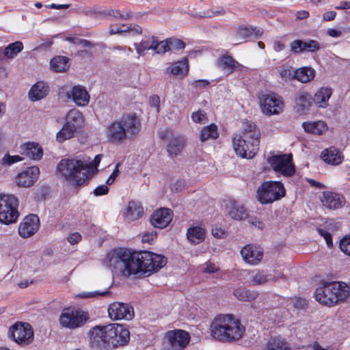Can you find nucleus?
I'll use <instances>...</instances> for the list:
<instances>
[{
    "instance_id": "nucleus-23",
    "label": "nucleus",
    "mask_w": 350,
    "mask_h": 350,
    "mask_svg": "<svg viewBox=\"0 0 350 350\" xmlns=\"http://www.w3.org/2000/svg\"><path fill=\"white\" fill-rule=\"evenodd\" d=\"M243 259L250 264H258L262 259L263 253L252 245H247L241 250Z\"/></svg>"
},
{
    "instance_id": "nucleus-52",
    "label": "nucleus",
    "mask_w": 350,
    "mask_h": 350,
    "mask_svg": "<svg viewBox=\"0 0 350 350\" xmlns=\"http://www.w3.org/2000/svg\"><path fill=\"white\" fill-rule=\"evenodd\" d=\"M317 231L319 234L325 239L327 247L332 248L333 247V242L331 234L327 230L321 228H318Z\"/></svg>"
},
{
    "instance_id": "nucleus-26",
    "label": "nucleus",
    "mask_w": 350,
    "mask_h": 350,
    "mask_svg": "<svg viewBox=\"0 0 350 350\" xmlns=\"http://www.w3.org/2000/svg\"><path fill=\"white\" fill-rule=\"evenodd\" d=\"M217 66L228 75L232 73L234 69H241L242 66L232 56L225 55L217 59Z\"/></svg>"
},
{
    "instance_id": "nucleus-21",
    "label": "nucleus",
    "mask_w": 350,
    "mask_h": 350,
    "mask_svg": "<svg viewBox=\"0 0 350 350\" xmlns=\"http://www.w3.org/2000/svg\"><path fill=\"white\" fill-rule=\"evenodd\" d=\"M321 201L326 208L335 210L343 206L344 198L336 193L325 191Z\"/></svg>"
},
{
    "instance_id": "nucleus-13",
    "label": "nucleus",
    "mask_w": 350,
    "mask_h": 350,
    "mask_svg": "<svg viewBox=\"0 0 350 350\" xmlns=\"http://www.w3.org/2000/svg\"><path fill=\"white\" fill-rule=\"evenodd\" d=\"M13 340L21 345H27L33 340V331L27 323L17 322L9 330Z\"/></svg>"
},
{
    "instance_id": "nucleus-30",
    "label": "nucleus",
    "mask_w": 350,
    "mask_h": 350,
    "mask_svg": "<svg viewBox=\"0 0 350 350\" xmlns=\"http://www.w3.org/2000/svg\"><path fill=\"white\" fill-rule=\"evenodd\" d=\"M187 237L193 244L202 242L205 238V230L199 226L191 227L187 230Z\"/></svg>"
},
{
    "instance_id": "nucleus-3",
    "label": "nucleus",
    "mask_w": 350,
    "mask_h": 350,
    "mask_svg": "<svg viewBox=\"0 0 350 350\" xmlns=\"http://www.w3.org/2000/svg\"><path fill=\"white\" fill-rule=\"evenodd\" d=\"M212 336L222 342H232L240 340L245 332V327L240 321L232 314H220L213 321Z\"/></svg>"
},
{
    "instance_id": "nucleus-22",
    "label": "nucleus",
    "mask_w": 350,
    "mask_h": 350,
    "mask_svg": "<svg viewBox=\"0 0 350 350\" xmlns=\"http://www.w3.org/2000/svg\"><path fill=\"white\" fill-rule=\"evenodd\" d=\"M68 94L78 106L83 107L89 103L90 95L86 89L82 85H75L72 88L70 93Z\"/></svg>"
},
{
    "instance_id": "nucleus-28",
    "label": "nucleus",
    "mask_w": 350,
    "mask_h": 350,
    "mask_svg": "<svg viewBox=\"0 0 350 350\" xmlns=\"http://www.w3.org/2000/svg\"><path fill=\"white\" fill-rule=\"evenodd\" d=\"M49 92V86L42 81L33 85L29 92V96L31 100H38L45 97Z\"/></svg>"
},
{
    "instance_id": "nucleus-50",
    "label": "nucleus",
    "mask_w": 350,
    "mask_h": 350,
    "mask_svg": "<svg viewBox=\"0 0 350 350\" xmlns=\"http://www.w3.org/2000/svg\"><path fill=\"white\" fill-rule=\"evenodd\" d=\"M22 160L23 158L18 155L10 156V154H6L1 159V163L3 165H11L12 164Z\"/></svg>"
},
{
    "instance_id": "nucleus-60",
    "label": "nucleus",
    "mask_w": 350,
    "mask_h": 350,
    "mask_svg": "<svg viewBox=\"0 0 350 350\" xmlns=\"http://www.w3.org/2000/svg\"><path fill=\"white\" fill-rule=\"evenodd\" d=\"M307 305L306 301L304 299L297 297L295 299L293 306L297 309H303Z\"/></svg>"
},
{
    "instance_id": "nucleus-32",
    "label": "nucleus",
    "mask_w": 350,
    "mask_h": 350,
    "mask_svg": "<svg viewBox=\"0 0 350 350\" xmlns=\"http://www.w3.org/2000/svg\"><path fill=\"white\" fill-rule=\"evenodd\" d=\"M25 154L33 160L40 159L43 155L42 148L37 143L28 142L25 144Z\"/></svg>"
},
{
    "instance_id": "nucleus-59",
    "label": "nucleus",
    "mask_w": 350,
    "mask_h": 350,
    "mask_svg": "<svg viewBox=\"0 0 350 350\" xmlns=\"http://www.w3.org/2000/svg\"><path fill=\"white\" fill-rule=\"evenodd\" d=\"M218 268L215 267V264L211 262H206L205 267H203L202 271L207 273H213L218 271Z\"/></svg>"
},
{
    "instance_id": "nucleus-36",
    "label": "nucleus",
    "mask_w": 350,
    "mask_h": 350,
    "mask_svg": "<svg viewBox=\"0 0 350 350\" xmlns=\"http://www.w3.org/2000/svg\"><path fill=\"white\" fill-rule=\"evenodd\" d=\"M23 49V44L20 41H16L8 44L3 51L0 48V53L3 52V56L8 59H12Z\"/></svg>"
},
{
    "instance_id": "nucleus-7",
    "label": "nucleus",
    "mask_w": 350,
    "mask_h": 350,
    "mask_svg": "<svg viewBox=\"0 0 350 350\" xmlns=\"http://www.w3.org/2000/svg\"><path fill=\"white\" fill-rule=\"evenodd\" d=\"M57 168L67 180L77 187L88 178L87 167L81 160L62 159Z\"/></svg>"
},
{
    "instance_id": "nucleus-19",
    "label": "nucleus",
    "mask_w": 350,
    "mask_h": 350,
    "mask_svg": "<svg viewBox=\"0 0 350 350\" xmlns=\"http://www.w3.org/2000/svg\"><path fill=\"white\" fill-rule=\"evenodd\" d=\"M320 48V43L314 40H295L291 44V51L295 54L304 52L314 53Z\"/></svg>"
},
{
    "instance_id": "nucleus-31",
    "label": "nucleus",
    "mask_w": 350,
    "mask_h": 350,
    "mask_svg": "<svg viewBox=\"0 0 350 350\" xmlns=\"http://www.w3.org/2000/svg\"><path fill=\"white\" fill-rule=\"evenodd\" d=\"M302 126L306 132L315 135H321L327 129V125L323 121L304 122Z\"/></svg>"
},
{
    "instance_id": "nucleus-17",
    "label": "nucleus",
    "mask_w": 350,
    "mask_h": 350,
    "mask_svg": "<svg viewBox=\"0 0 350 350\" xmlns=\"http://www.w3.org/2000/svg\"><path fill=\"white\" fill-rule=\"evenodd\" d=\"M40 219L34 214L26 216L18 227V234L23 238H28L34 234L39 229Z\"/></svg>"
},
{
    "instance_id": "nucleus-49",
    "label": "nucleus",
    "mask_w": 350,
    "mask_h": 350,
    "mask_svg": "<svg viewBox=\"0 0 350 350\" xmlns=\"http://www.w3.org/2000/svg\"><path fill=\"white\" fill-rule=\"evenodd\" d=\"M225 11L224 9L221 8L218 10H208L206 11L201 12L198 16L201 18H212L215 16H218L219 14H224Z\"/></svg>"
},
{
    "instance_id": "nucleus-16",
    "label": "nucleus",
    "mask_w": 350,
    "mask_h": 350,
    "mask_svg": "<svg viewBox=\"0 0 350 350\" xmlns=\"http://www.w3.org/2000/svg\"><path fill=\"white\" fill-rule=\"evenodd\" d=\"M109 317L113 320H131L134 317L132 306L127 304L114 302L108 307Z\"/></svg>"
},
{
    "instance_id": "nucleus-46",
    "label": "nucleus",
    "mask_w": 350,
    "mask_h": 350,
    "mask_svg": "<svg viewBox=\"0 0 350 350\" xmlns=\"http://www.w3.org/2000/svg\"><path fill=\"white\" fill-rule=\"evenodd\" d=\"M339 247L342 253L350 256V234L344 236L340 240Z\"/></svg>"
},
{
    "instance_id": "nucleus-2",
    "label": "nucleus",
    "mask_w": 350,
    "mask_h": 350,
    "mask_svg": "<svg viewBox=\"0 0 350 350\" xmlns=\"http://www.w3.org/2000/svg\"><path fill=\"white\" fill-rule=\"evenodd\" d=\"M90 334L92 345L105 349L124 345L130 340L129 331L118 323L95 326Z\"/></svg>"
},
{
    "instance_id": "nucleus-62",
    "label": "nucleus",
    "mask_w": 350,
    "mask_h": 350,
    "mask_svg": "<svg viewBox=\"0 0 350 350\" xmlns=\"http://www.w3.org/2000/svg\"><path fill=\"white\" fill-rule=\"evenodd\" d=\"M225 234V231L220 227L215 226L212 228V234L217 238H222Z\"/></svg>"
},
{
    "instance_id": "nucleus-33",
    "label": "nucleus",
    "mask_w": 350,
    "mask_h": 350,
    "mask_svg": "<svg viewBox=\"0 0 350 350\" xmlns=\"http://www.w3.org/2000/svg\"><path fill=\"white\" fill-rule=\"evenodd\" d=\"M126 217L131 220H136L144 214V208L141 204L134 201L129 202L126 209Z\"/></svg>"
},
{
    "instance_id": "nucleus-53",
    "label": "nucleus",
    "mask_w": 350,
    "mask_h": 350,
    "mask_svg": "<svg viewBox=\"0 0 350 350\" xmlns=\"http://www.w3.org/2000/svg\"><path fill=\"white\" fill-rule=\"evenodd\" d=\"M110 294V292L109 291H94V292H90V293H82L79 295V297L81 298H90V297H94L98 295L101 296H106L107 295Z\"/></svg>"
},
{
    "instance_id": "nucleus-57",
    "label": "nucleus",
    "mask_w": 350,
    "mask_h": 350,
    "mask_svg": "<svg viewBox=\"0 0 350 350\" xmlns=\"http://www.w3.org/2000/svg\"><path fill=\"white\" fill-rule=\"evenodd\" d=\"M108 192L109 188L107 185H100L94 190V194L96 196L106 195L108 193Z\"/></svg>"
},
{
    "instance_id": "nucleus-61",
    "label": "nucleus",
    "mask_w": 350,
    "mask_h": 350,
    "mask_svg": "<svg viewBox=\"0 0 350 350\" xmlns=\"http://www.w3.org/2000/svg\"><path fill=\"white\" fill-rule=\"evenodd\" d=\"M81 234L78 232H75L72 234H70L68 238V241L71 244H75L79 242V241L81 239Z\"/></svg>"
},
{
    "instance_id": "nucleus-8",
    "label": "nucleus",
    "mask_w": 350,
    "mask_h": 350,
    "mask_svg": "<svg viewBox=\"0 0 350 350\" xmlns=\"http://www.w3.org/2000/svg\"><path fill=\"white\" fill-rule=\"evenodd\" d=\"M286 190L280 181L262 183L256 191V198L262 204H271L285 196Z\"/></svg>"
},
{
    "instance_id": "nucleus-14",
    "label": "nucleus",
    "mask_w": 350,
    "mask_h": 350,
    "mask_svg": "<svg viewBox=\"0 0 350 350\" xmlns=\"http://www.w3.org/2000/svg\"><path fill=\"white\" fill-rule=\"evenodd\" d=\"M170 350H182L189 342L190 336L182 329L171 330L165 334Z\"/></svg>"
},
{
    "instance_id": "nucleus-63",
    "label": "nucleus",
    "mask_w": 350,
    "mask_h": 350,
    "mask_svg": "<svg viewBox=\"0 0 350 350\" xmlns=\"http://www.w3.org/2000/svg\"><path fill=\"white\" fill-rule=\"evenodd\" d=\"M84 48H94L96 46V44L90 42L85 39H81L79 41V44Z\"/></svg>"
},
{
    "instance_id": "nucleus-35",
    "label": "nucleus",
    "mask_w": 350,
    "mask_h": 350,
    "mask_svg": "<svg viewBox=\"0 0 350 350\" xmlns=\"http://www.w3.org/2000/svg\"><path fill=\"white\" fill-rule=\"evenodd\" d=\"M315 76V70L310 67H303L295 70V79L301 83L312 81Z\"/></svg>"
},
{
    "instance_id": "nucleus-40",
    "label": "nucleus",
    "mask_w": 350,
    "mask_h": 350,
    "mask_svg": "<svg viewBox=\"0 0 350 350\" xmlns=\"http://www.w3.org/2000/svg\"><path fill=\"white\" fill-rule=\"evenodd\" d=\"M284 276L282 273H279L278 276L274 277L271 274H265L262 272H258L252 276L251 282L254 285L263 284L267 282L275 280L277 278H282Z\"/></svg>"
},
{
    "instance_id": "nucleus-5",
    "label": "nucleus",
    "mask_w": 350,
    "mask_h": 350,
    "mask_svg": "<svg viewBox=\"0 0 350 350\" xmlns=\"http://www.w3.org/2000/svg\"><path fill=\"white\" fill-rule=\"evenodd\" d=\"M260 131L252 122H246L241 134L233 137V148L237 155L243 158H253L258 150Z\"/></svg>"
},
{
    "instance_id": "nucleus-47",
    "label": "nucleus",
    "mask_w": 350,
    "mask_h": 350,
    "mask_svg": "<svg viewBox=\"0 0 350 350\" xmlns=\"http://www.w3.org/2000/svg\"><path fill=\"white\" fill-rule=\"evenodd\" d=\"M168 39L170 51L181 50L185 47V43L180 39L170 38Z\"/></svg>"
},
{
    "instance_id": "nucleus-44",
    "label": "nucleus",
    "mask_w": 350,
    "mask_h": 350,
    "mask_svg": "<svg viewBox=\"0 0 350 350\" xmlns=\"http://www.w3.org/2000/svg\"><path fill=\"white\" fill-rule=\"evenodd\" d=\"M252 36V27H239L234 36V41L241 43Z\"/></svg>"
},
{
    "instance_id": "nucleus-45",
    "label": "nucleus",
    "mask_w": 350,
    "mask_h": 350,
    "mask_svg": "<svg viewBox=\"0 0 350 350\" xmlns=\"http://www.w3.org/2000/svg\"><path fill=\"white\" fill-rule=\"evenodd\" d=\"M280 75L281 78L286 81L295 79V71H294L293 68L290 66H282L280 70Z\"/></svg>"
},
{
    "instance_id": "nucleus-41",
    "label": "nucleus",
    "mask_w": 350,
    "mask_h": 350,
    "mask_svg": "<svg viewBox=\"0 0 350 350\" xmlns=\"http://www.w3.org/2000/svg\"><path fill=\"white\" fill-rule=\"evenodd\" d=\"M218 133L217 131V126L215 124H211L204 127L201 131L200 138V140L204 142L208 139H215L217 138Z\"/></svg>"
},
{
    "instance_id": "nucleus-56",
    "label": "nucleus",
    "mask_w": 350,
    "mask_h": 350,
    "mask_svg": "<svg viewBox=\"0 0 350 350\" xmlns=\"http://www.w3.org/2000/svg\"><path fill=\"white\" fill-rule=\"evenodd\" d=\"M120 166V163H118L116 166L115 170H113V173L109 176L106 181V184L108 185H111L113 183L116 178L119 176L120 174V170L118 169Z\"/></svg>"
},
{
    "instance_id": "nucleus-34",
    "label": "nucleus",
    "mask_w": 350,
    "mask_h": 350,
    "mask_svg": "<svg viewBox=\"0 0 350 350\" xmlns=\"http://www.w3.org/2000/svg\"><path fill=\"white\" fill-rule=\"evenodd\" d=\"M258 292L243 287L237 288L234 291V295L242 301H252L258 297Z\"/></svg>"
},
{
    "instance_id": "nucleus-20",
    "label": "nucleus",
    "mask_w": 350,
    "mask_h": 350,
    "mask_svg": "<svg viewBox=\"0 0 350 350\" xmlns=\"http://www.w3.org/2000/svg\"><path fill=\"white\" fill-rule=\"evenodd\" d=\"M39 172V168L36 166L27 168L25 171L22 172L17 176V185L23 187H29L32 186L36 182Z\"/></svg>"
},
{
    "instance_id": "nucleus-54",
    "label": "nucleus",
    "mask_w": 350,
    "mask_h": 350,
    "mask_svg": "<svg viewBox=\"0 0 350 350\" xmlns=\"http://www.w3.org/2000/svg\"><path fill=\"white\" fill-rule=\"evenodd\" d=\"M157 234L155 231L146 232L142 236V241L144 243H152L157 238Z\"/></svg>"
},
{
    "instance_id": "nucleus-15",
    "label": "nucleus",
    "mask_w": 350,
    "mask_h": 350,
    "mask_svg": "<svg viewBox=\"0 0 350 350\" xmlns=\"http://www.w3.org/2000/svg\"><path fill=\"white\" fill-rule=\"evenodd\" d=\"M260 102L262 111L267 115L278 114L283 108L281 98L273 93L262 95Z\"/></svg>"
},
{
    "instance_id": "nucleus-39",
    "label": "nucleus",
    "mask_w": 350,
    "mask_h": 350,
    "mask_svg": "<svg viewBox=\"0 0 350 350\" xmlns=\"http://www.w3.org/2000/svg\"><path fill=\"white\" fill-rule=\"evenodd\" d=\"M264 350H291L284 340L271 338L265 345Z\"/></svg>"
},
{
    "instance_id": "nucleus-24",
    "label": "nucleus",
    "mask_w": 350,
    "mask_h": 350,
    "mask_svg": "<svg viewBox=\"0 0 350 350\" xmlns=\"http://www.w3.org/2000/svg\"><path fill=\"white\" fill-rule=\"evenodd\" d=\"M295 108L300 113H305L309 110L312 103V96L306 92H298L295 97Z\"/></svg>"
},
{
    "instance_id": "nucleus-25",
    "label": "nucleus",
    "mask_w": 350,
    "mask_h": 350,
    "mask_svg": "<svg viewBox=\"0 0 350 350\" xmlns=\"http://www.w3.org/2000/svg\"><path fill=\"white\" fill-rule=\"evenodd\" d=\"M230 217L236 220H243L247 218L248 214L245 207L234 200H230L227 206Z\"/></svg>"
},
{
    "instance_id": "nucleus-12",
    "label": "nucleus",
    "mask_w": 350,
    "mask_h": 350,
    "mask_svg": "<svg viewBox=\"0 0 350 350\" xmlns=\"http://www.w3.org/2000/svg\"><path fill=\"white\" fill-rule=\"evenodd\" d=\"M267 162L275 172L284 176H291L295 172L291 154L273 155L268 158Z\"/></svg>"
},
{
    "instance_id": "nucleus-64",
    "label": "nucleus",
    "mask_w": 350,
    "mask_h": 350,
    "mask_svg": "<svg viewBox=\"0 0 350 350\" xmlns=\"http://www.w3.org/2000/svg\"><path fill=\"white\" fill-rule=\"evenodd\" d=\"M129 31L133 34H141L142 33V28L137 25H130Z\"/></svg>"
},
{
    "instance_id": "nucleus-27",
    "label": "nucleus",
    "mask_w": 350,
    "mask_h": 350,
    "mask_svg": "<svg viewBox=\"0 0 350 350\" xmlns=\"http://www.w3.org/2000/svg\"><path fill=\"white\" fill-rule=\"evenodd\" d=\"M321 158L329 164L338 165L342 161L343 157L338 150L331 147L321 152Z\"/></svg>"
},
{
    "instance_id": "nucleus-55",
    "label": "nucleus",
    "mask_w": 350,
    "mask_h": 350,
    "mask_svg": "<svg viewBox=\"0 0 350 350\" xmlns=\"http://www.w3.org/2000/svg\"><path fill=\"white\" fill-rule=\"evenodd\" d=\"M159 46V47L158 48L159 49L157 51V53H158V54H164L165 53L170 51L167 38L164 40L160 41Z\"/></svg>"
},
{
    "instance_id": "nucleus-38",
    "label": "nucleus",
    "mask_w": 350,
    "mask_h": 350,
    "mask_svg": "<svg viewBox=\"0 0 350 350\" xmlns=\"http://www.w3.org/2000/svg\"><path fill=\"white\" fill-rule=\"evenodd\" d=\"M76 131L77 128H75L74 124L66 122L62 129L57 133V141L62 143L66 139L72 138Z\"/></svg>"
},
{
    "instance_id": "nucleus-43",
    "label": "nucleus",
    "mask_w": 350,
    "mask_h": 350,
    "mask_svg": "<svg viewBox=\"0 0 350 350\" xmlns=\"http://www.w3.org/2000/svg\"><path fill=\"white\" fill-rule=\"evenodd\" d=\"M83 120L82 113L76 109L70 110L66 116V123L74 124L77 129L81 126Z\"/></svg>"
},
{
    "instance_id": "nucleus-10",
    "label": "nucleus",
    "mask_w": 350,
    "mask_h": 350,
    "mask_svg": "<svg viewBox=\"0 0 350 350\" xmlns=\"http://www.w3.org/2000/svg\"><path fill=\"white\" fill-rule=\"evenodd\" d=\"M89 319L88 312L70 308H64L59 317L60 324L68 329L83 326Z\"/></svg>"
},
{
    "instance_id": "nucleus-9",
    "label": "nucleus",
    "mask_w": 350,
    "mask_h": 350,
    "mask_svg": "<svg viewBox=\"0 0 350 350\" xmlns=\"http://www.w3.org/2000/svg\"><path fill=\"white\" fill-rule=\"evenodd\" d=\"M18 200L14 195H0V221L5 224L15 223L19 216Z\"/></svg>"
},
{
    "instance_id": "nucleus-1",
    "label": "nucleus",
    "mask_w": 350,
    "mask_h": 350,
    "mask_svg": "<svg viewBox=\"0 0 350 350\" xmlns=\"http://www.w3.org/2000/svg\"><path fill=\"white\" fill-rule=\"evenodd\" d=\"M167 258L160 254L142 251L135 252L120 247L110 251L104 260L113 275L129 277L131 275L151 274L166 265Z\"/></svg>"
},
{
    "instance_id": "nucleus-42",
    "label": "nucleus",
    "mask_w": 350,
    "mask_h": 350,
    "mask_svg": "<svg viewBox=\"0 0 350 350\" xmlns=\"http://www.w3.org/2000/svg\"><path fill=\"white\" fill-rule=\"evenodd\" d=\"M174 75H185L188 72L189 66L187 59L178 61L168 68Z\"/></svg>"
},
{
    "instance_id": "nucleus-6",
    "label": "nucleus",
    "mask_w": 350,
    "mask_h": 350,
    "mask_svg": "<svg viewBox=\"0 0 350 350\" xmlns=\"http://www.w3.org/2000/svg\"><path fill=\"white\" fill-rule=\"evenodd\" d=\"M349 296L347 284L340 282H323L314 293L316 300L326 306H333Z\"/></svg>"
},
{
    "instance_id": "nucleus-18",
    "label": "nucleus",
    "mask_w": 350,
    "mask_h": 350,
    "mask_svg": "<svg viewBox=\"0 0 350 350\" xmlns=\"http://www.w3.org/2000/svg\"><path fill=\"white\" fill-rule=\"evenodd\" d=\"M172 219V211L170 208H160L150 217V223L154 228H164Z\"/></svg>"
},
{
    "instance_id": "nucleus-29",
    "label": "nucleus",
    "mask_w": 350,
    "mask_h": 350,
    "mask_svg": "<svg viewBox=\"0 0 350 350\" xmlns=\"http://www.w3.org/2000/svg\"><path fill=\"white\" fill-rule=\"evenodd\" d=\"M332 90L329 88H321L314 94L312 101L319 107H326L328 105V100L332 96Z\"/></svg>"
},
{
    "instance_id": "nucleus-51",
    "label": "nucleus",
    "mask_w": 350,
    "mask_h": 350,
    "mask_svg": "<svg viewBox=\"0 0 350 350\" xmlns=\"http://www.w3.org/2000/svg\"><path fill=\"white\" fill-rule=\"evenodd\" d=\"M191 118L193 122L197 123H204L206 119V113L202 110H198L196 112H193L191 114Z\"/></svg>"
},
{
    "instance_id": "nucleus-48",
    "label": "nucleus",
    "mask_w": 350,
    "mask_h": 350,
    "mask_svg": "<svg viewBox=\"0 0 350 350\" xmlns=\"http://www.w3.org/2000/svg\"><path fill=\"white\" fill-rule=\"evenodd\" d=\"M150 42L145 40H142L139 43L134 44L135 49L139 55H144L146 51L150 50Z\"/></svg>"
},
{
    "instance_id": "nucleus-4",
    "label": "nucleus",
    "mask_w": 350,
    "mask_h": 350,
    "mask_svg": "<svg viewBox=\"0 0 350 350\" xmlns=\"http://www.w3.org/2000/svg\"><path fill=\"white\" fill-rule=\"evenodd\" d=\"M140 130L141 123L135 114H127L107 126L106 137L112 144H121L126 139H134Z\"/></svg>"
},
{
    "instance_id": "nucleus-11",
    "label": "nucleus",
    "mask_w": 350,
    "mask_h": 350,
    "mask_svg": "<svg viewBox=\"0 0 350 350\" xmlns=\"http://www.w3.org/2000/svg\"><path fill=\"white\" fill-rule=\"evenodd\" d=\"M161 139H167L168 143L166 146V150L168 156L171 159H174L181 154L185 147L186 141L182 135H173L172 129H165L159 133Z\"/></svg>"
},
{
    "instance_id": "nucleus-58",
    "label": "nucleus",
    "mask_w": 350,
    "mask_h": 350,
    "mask_svg": "<svg viewBox=\"0 0 350 350\" xmlns=\"http://www.w3.org/2000/svg\"><path fill=\"white\" fill-rule=\"evenodd\" d=\"M210 84L209 81L206 79H199L195 81L192 85L196 88L202 89L207 87Z\"/></svg>"
},
{
    "instance_id": "nucleus-37",
    "label": "nucleus",
    "mask_w": 350,
    "mask_h": 350,
    "mask_svg": "<svg viewBox=\"0 0 350 350\" xmlns=\"http://www.w3.org/2000/svg\"><path fill=\"white\" fill-rule=\"evenodd\" d=\"M69 59L65 56H56L51 62V68L57 72H64L69 68Z\"/></svg>"
}]
</instances>
